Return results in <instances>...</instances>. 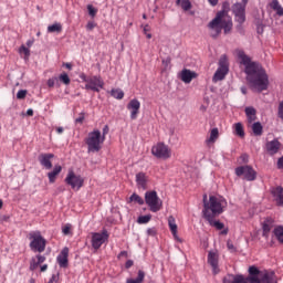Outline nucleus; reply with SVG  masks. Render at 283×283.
Wrapping results in <instances>:
<instances>
[{"label": "nucleus", "instance_id": "f257e3e1", "mask_svg": "<svg viewBox=\"0 0 283 283\" xmlns=\"http://www.w3.org/2000/svg\"><path fill=\"white\" fill-rule=\"evenodd\" d=\"M237 56L240 64L244 65L245 78L251 90L259 93L269 90V74H266V70L262 67V64L251 61V57L242 50L237 52Z\"/></svg>", "mask_w": 283, "mask_h": 283}, {"label": "nucleus", "instance_id": "f03ea898", "mask_svg": "<svg viewBox=\"0 0 283 283\" xmlns=\"http://www.w3.org/2000/svg\"><path fill=\"white\" fill-rule=\"evenodd\" d=\"M227 209V199L222 197L210 196L207 201V195L203 196V218H218Z\"/></svg>", "mask_w": 283, "mask_h": 283}, {"label": "nucleus", "instance_id": "7ed1b4c3", "mask_svg": "<svg viewBox=\"0 0 283 283\" xmlns=\"http://www.w3.org/2000/svg\"><path fill=\"white\" fill-rule=\"evenodd\" d=\"M250 283H277L274 272L260 271L255 265L249 268Z\"/></svg>", "mask_w": 283, "mask_h": 283}, {"label": "nucleus", "instance_id": "20e7f679", "mask_svg": "<svg viewBox=\"0 0 283 283\" xmlns=\"http://www.w3.org/2000/svg\"><path fill=\"white\" fill-rule=\"evenodd\" d=\"M28 238L30 240V250L33 251V253H43V251H45L48 240L43 238L41 231H31Z\"/></svg>", "mask_w": 283, "mask_h": 283}, {"label": "nucleus", "instance_id": "39448f33", "mask_svg": "<svg viewBox=\"0 0 283 283\" xmlns=\"http://www.w3.org/2000/svg\"><path fill=\"white\" fill-rule=\"evenodd\" d=\"M105 142V137L101 138V130H93L88 133L85 143L87 145L88 154H96L101 149V144Z\"/></svg>", "mask_w": 283, "mask_h": 283}, {"label": "nucleus", "instance_id": "423d86ee", "mask_svg": "<svg viewBox=\"0 0 283 283\" xmlns=\"http://www.w3.org/2000/svg\"><path fill=\"white\" fill-rule=\"evenodd\" d=\"M145 202L153 213H158L163 209V200L158 198L156 190L146 191Z\"/></svg>", "mask_w": 283, "mask_h": 283}, {"label": "nucleus", "instance_id": "0eeeda50", "mask_svg": "<svg viewBox=\"0 0 283 283\" xmlns=\"http://www.w3.org/2000/svg\"><path fill=\"white\" fill-rule=\"evenodd\" d=\"M208 28L209 30H214L216 34H212V39H216V36H220V34H222V30L224 34H229L231 30H233V20L229 17L222 18L217 25Z\"/></svg>", "mask_w": 283, "mask_h": 283}, {"label": "nucleus", "instance_id": "6e6552de", "mask_svg": "<svg viewBox=\"0 0 283 283\" xmlns=\"http://www.w3.org/2000/svg\"><path fill=\"white\" fill-rule=\"evenodd\" d=\"M151 154L155 158H160L161 160H169L171 158V149L165 143H158L153 146Z\"/></svg>", "mask_w": 283, "mask_h": 283}, {"label": "nucleus", "instance_id": "1a4fd4ad", "mask_svg": "<svg viewBox=\"0 0 283 283\" xmlns=\"http://www.w3.org/2000/svg\"><path fill=\"white\" fill-rule=\"evenodd\" d=\"M64 181L66 185H69V187L76 189L78 191V189L83 187L85 179H83L81 175H76L74 170H69Z\"/></svg>", "mask_w": 283, "mask_h": 283}, {"label": "nucleus", "instance_id": "9d476101", "mask_svg": "<svg viewBox=\"0 0 283 283\" xmlns=\"http://www.w3.org/2000/svg\"><path fill=\"white\" fill-rule=\"evenodd\" d=\"M235 175L239 177L243 176L244 180H248V182H253V180L258 178V172L249 165L237 167Z\"/></svg>", "mask_w": 283, "mask_h": 283}, {"label": "nucleus", "instance_id": "9b49d317", "mask_svg": "<svg viewBox=\"0 0 283 283\" xmlns=\"http://www.w3.org/2000/svg\"><path fill=\"white\" fill-rule=\"evenodd\" d=\"M107 240H109V233L107 232V230H103L102 233L93 232L91 240L93 249H95V251H98V249H101V247H103V244H105Z\"/></svg>", "mask_w": 283, "mask_h": 283}, {"label": "nucleus", "instance_id": "f8f14e48", "mask_svg": "<svg viewBox=\"0 0 283 283\" xmlns=\"http://www.w3.org/2000/svg\"><path fill=\"white\" fill-rule=\"evenodd\" d=\"M231 11V3L229 1H224L222 3V9L217 12L216 17L208 23V28H216L229 14Z\"/></svg>", "mask_w": 283, "mask_h": 283}, {"label": "nucleus", "instance_id": "ddd939ff", "mask_svg": "<svg viewBox=\"0 0 283 283\" xmlns=\"http://www.w3.org/2000/svg\"><path fill=\"white\" fill-rule=\"evenodd\" d=\"M105 87V81L101 75L90 76L87 84H85V90H90L91 92H101Z\"/></svg>", "mask_w": 283, "mask_h": 283}, {"label": "nucleus", "instance_id": "4468645a", "mask_svg": "<svg viewBox=\"0 0 283 283\" xmlns=\"http://www.w3.org/2000/svg\"><path fill=\"white\" fill-rule=\"evenodd\" d=\"M232 12L237 23H244L247 21V7L240 2L232 6Z\"/></svg>", "mask_w": 283, "mask_h": 283}, {"label": "nucleus", "instance_id": "2eb2a0df", "mask_svg": "<svg viewBox=\"0 0 283 283\" xmlns=\"http://www.w3.org/2000/svg\"><path fill=\"white\" fill-rule=\"evenodd\" d=\"M227 74H229V66L227 65V60L221 57L219 61V67L212 77L213 83H218V81H224Z\"/></svg>", "mask_w": 283, "mask_h": 283}, {"label": "nucleus", "instance_id": "dca6fc26", "mask_svg": "<svg viewBox=\"0 0 283 283\" xmlns=\"http://www.w3.org/2000/svg\"><path fill=\"white\" fill-rule=\"evenodd\" d=\"M70 255V249L67 247L63 248L56 258L57 264L61 269H67L70 261L67 260Z\"/></svg>", "mask_w": 283, "mask_h": 283}, {"label": "nucleus", "instance_id": "f3484780", "mask_svg": "<svg viewBox=\"0 0 283 283\" xmlns=\"http://www.w3.org/2000/svg\"><path fill=\"white\" fill-rule=\"evenodd\" d=\"M127 109L130 112L132 120H136L138 118V114H140V102L136 98L132 99L127 104Z\"/></svg>", "mask_w": 283, "mask_h": 283}, {"label": "nucleus", "instance_id": "a211bd4d", "mask_svg": "<svg viewBox=\"0 0 283 283\" xmlns=\"http://www.w3.org/2000/svg\"><path fill=\"white\" fill-rule=\"evenodd\" d=\"M261 224H262L263 238H269V234L271 233V229H273L275 224V219L271 217H266Z\"/></svg>", "mask_w": 283, "mask_h": 283}, {"label": "nucleus", "instance_id": "6ab92c4d", "mask_svg": "<svg viewBox=\"0 0 283 283\" xmlns=\"http://www.w3.org/2000/svg\"><path fill=\"white\" fill-rule=\"evenodd\" d=\"M52 158H54V154L48 153V154H41L38 157V160L44 169H52Z\"/></svg>", "mask_w": 283, "mask_h": 283}, {"label": "nucleus", "instance_id": "aec40b11", "mask_svg": "<svg viewBox=\"0 0 283 283\" xmlns=\"http://www.w3.org/2000/svg\"><path fill=\"white\" fill-rule=\"evenodd\" d=\"M45 260H46L45 255L41 253L36 254L30 260L29 270L36 271V269H39V266H41L43 262H45Z\"/></svg>", "mask_w": 283, "mask_h": 283}, {"label": "nucleus", "instance_id": "412c9836", "mask_svg": "<svg viewBox=\"0 0 283 283\" xmlns=\"http://www.w3.org/2000/svg\"><path fill=\"white\" fill-rule=\"evenodd\" d=\"M135 181L138 189H143L145 191L147 189V182H149V177L145 172H138L136 174Z\"/></svg>", "mask_w": 283, "mask_h": 283}, {"label": "nucleus", "instance_id": "4be33fe9", "mask_svg": "<svg viewBox=\"0 0 283 283\" xmlns=\"http://www.w3.org/2000/svg\"><path fill=\"white\" fill-rule=\"evenodd\" d=\"M208 264L212 268L213 274L218 275L220 273V269H218V253L210 251L208 253Z\"/></svg>", "mask_w": 283, "mask_h": 283}, {"label": "nucleus", "instance_id": "5701e85b", "mask_svg": "<svg viewBox=\"0 0 283 283\" xmlns=\"http://www.w3.org/2000/svg\"><path fill=\"white\" fill-rule=\"evenodd\" d=\"M266 151L270 154V156H275L277 151H280V147H282V144L277 139H273L271 142H268L265 144Z\"/></svg>", "mask_w": 283, "mask_h": 283}, {"label": "nucleus", "instance_id": "b1692460", "mask_svg": "<svg viewBox=\"0 0 283 283\" xmlns=\"http://www.w3.org/2000/svg\"><path fill=\"white\" fill-rule=\"evenodd\" d=\"M245 280H249V275L244 276L242 274H228L223 277L222 283H244Z\"/></svg>", "mask_w": 283, "mask_h": 283}, {"label": "nucleus", "instance_id": "393cba45", "mask_svg": "<svg viewBox=\"0 0 283 283\" xmlns=\"http://www.w3.org/2000/svg\"><path fill=\"white\" fill-rule=\"evenodd\" d=\"M198 74L196 72H192L191 70H188V69H184L181 71L180 78L184 83H191V81H193V78H196Z\"/></svg>", "mask_w": 283, "mask_h": 283}, {"label": "nucleus", "instance_id": "a878e982", "mask_svg": "<svg viewBox=\"0 0 283 283\" xmlns=\"http://www.w3.org/2000/svg\"><path fill=\"white\" fill-rule=\"evenodd\" d=\"M63 171V167L61 165H55L53 170L48 172L49 182L54 184L56 182V176Z\"/></svg>", "mask_w": 283, "mask_h": 283}, {"label": "nucleus", "instance_id": "bb28decb", "mask_svg": "<svg viewBox=\"0 0 283 283\" xmlns=\"http://www.w3.org/2000/svg\"><path fill=\"white\" fill-rule=\"evenodd\" d=\"M276 205H279V207H283V188L281 186L276 187L273 191H272Z\"/></svg>", "mask_w": 283, "mask_h": 283}, {"label": "nucleus", "instance_id": "cd10ccee", "mask_svg": "<svg viewBox=\"0 0 283 283\" xmlns=\"http://www.w3.org/2000/svg\"><path fill=\"white\" fill-rule=\"evenodd\" d=\"M217 217H208L206 218L207 222L210 224V227H214L217 231H222L224 229V223L216 220Z\"/></svg>", "mask_w": 283, "mask_h": 283}, {"label": "nucleus", "instance_id": "c85d7f7f", "mask_svg": "<svg viewBox=\"0 0 283 283\" xmlns=\"http://www.w3.org/2000/svg\"><path fill=\"white\" fill-rule=\"evenodd\" d=\"M48 32L49 34H61V32H63V25L59 22H55L48 27Z\"/></svg>", "mask_w": 283, "mask_h": 283}, {"label": "nucleus", "instance_id": "c756f323", "mask_svg": "<svg viewBox=\"0 0 283 283\" xmlns=\"http://www.w3.org/2000/svg\"><path fill=\"white\" fill-rule=\"evenodd\" d=\"M270 8H272L274 12H276L277 17H283V7L282 4H280L279 0H272V2L270 3Z\"/></svg>", "mask_w": 283, "mask_h": 283}, {"label": "nucleus", "instance_id": "7c9ffc66", "mask_svg": "<svg viewBox=\"0 0 283 283\" xmlns=\"http://www.w3.org/2000/svg\"><path fill=\"white\" fill-rule=\"evenodd\" d=\"M176 6H180L184 12H189L193 8L191 0H176Z\"/></svg>", "mask_w": 283, "mask_h": 283}, {"label": "nucleus", "instance_id": "2f4dec72", "mask_svg": "<svg viewBox=\"0 0 283 283\" xmlns=\"http://www.w3.org/2000/svg\"><path fill=\"white\" fill-rule=\"evenodd\" d=\"M273 235L280 244H283V226H276L273 230Z\"/></svg>", "mask_w": 283, "mask_h": 283}, {"label": "nucleus", "instance_id": "473e14b6", "mask_svg": "<svg viewBox=\"0 0 283 283\" xmlns=\"http://www.w3.org/2000/svg\"><path fill=\"white\" fill-rule=\"evenodd\" d=\"M145 282V271L139 270L136 279H127L126 283H143Z\"/></svg>", "mask_w": 283, "mask_h": 283}, {"label": "nucleus", "instance_id": "72a5a7b5", "mask_svg": "<svg viewBox=\"0 0 283 283\" xmlns=\"http://www.w3.org/2000/svg\"><path fill=\"white\" fill-rule=\"evenodd\" d=\"M168 227L172 233V235L176 238L178 233V224H176V219L174 217L168 218Z\"/></svg>", "mask_w": 283, "mask_h": 283}, {"label": "nucleus", "instance_id": "f704fd0d", "mask_svg": "<svg viewBox=\"0 0 283 283\" xmlns=\"http://www.w3.org/2000/svg\"><path fill=\"white\" fill-rule=\"evenodd\" d=\"M111 96H113V98H116L117 101H123V98H125V92H123V90L120 88H113L111 91Z\"/></svg>", "mask_w": 283, "mask_h": 283}, {"label": "nucleus", "instance_id": "c9c22d12", "mask_svg": "<svg viewBox=\"0 0 283 283\" xmlns=\"http://www.w3.org/2000/svg\"><path fill=\"white\" fill-rule=\"evenodd\" d=\"M263 129L264 128L262 127V124L260 122H255L252 125V132H253L254 136H262Z\"/></svg>", "mask_w": 283, "mask_h": 283}, {"label": "nucleus", "instance_id": "e433bc0d", "mask_svg": "<svg viewBox=\"0 0 283 283\" xmlns=\"http://www.w3.org/2000/svg\"><path fill=\"white\" fill-rule=\"evenodd\" d=\"M234 129L237 136H240V138H244V126H242V123H237L234 125Z\"/></svg>", "mask_w": 283, "mask_h": 283}, {"label": "nucleus", "instance_id": "4c0bfd02", "mask_svg": "<svg viewBox=\"0 0 283 283\" xmlns=\"http://www.w3.org/2000/svg\"><path fill=\"white\" fill-rule=\"evenodd\" d=\"M151 221V214L139 216L137 219L138 224H147Z\"/></svg>", "mask_w": 283, "mask_h": 283}, {"label": "nucleus", "instance_id": "58836bf2", "mask_svg": "<svg viewBox=\"0 0 283 283\" xmlns=\"http://www.w3.org/2000/svg\"><path fill=\"white\" fill-rule=\"evenodd\" d=\"M59 81L64 85H70V83H72V81L70 80V75H67V73L60 74Z\"/></svg>", "mask_w": 283, "mask_h": 283}, {"label": "nucleus", "instance_id": "ea45409f", "mask_svg": "<svg viewBox=\"0 0 283 283\" xmlns=\"http://www.w3.org/2000/svg\"><path fill=\"white\" fill-rule=\"evenodd\" d=\"M130 202H136L137 205H145V200L140 196L133 193L129 198Z\"/></svg>", "mask_w": 283, "mask_h": 283}, {"label": "nucleus", "instance_id": "a19ab883", "mask_svg": "<svg viewBox=\"0 0 283 283\" xmlns=\"http://www.w3.org/2000/svg\"><path fill=\"white\" fill-rule=\"evenodd\" d=\"M219 134L220 133H219L218 128H212L211 133H210L209 143H216V140H218Z\"/></svg>", "mask_w": 283, "mask_h": 283}, {"label": "nucleus", "instance_id": "79ce46f5", "mask_svg": "<svg viewBox=\"0 0 283 283\" xmlns=\"http://www.w3.org/2000/svg\"><path fill=\"white\" fill-rule=\"evenodd\" d=\"M20 54H24V59L29 60L30 59V49H28L25 45H21L19 49Z\"/></svg>", "mask_w": 283, "mask_h": 283}, {"label": "nucleus", "instance_id": "37998d69", "mask_svg": "<svg viewBox=\"0 0 283 283\" xmlns=\"http://www.w3.org/2000/svg\"><path fill=\"white\" fill-rule=\"evenodd\" d=\"M86 8H87V12L92 17V19H94V17H96V14H98V9L94 8V6L87 4Z\"/></svg>", "mask_w": 283, "mask_h": 283}, {"label": "nucleus", "instance_id": "c03bdc74", "mask_svg": "<svg viewBox=\"0 0 283 283\" xmlns=\"http://www.w3.org/2000/svg\"><path fill=\"white\" fill-rule=\"evenodd\" d=\"M62 233L64 235H70V233H72V224L67 223V224L63 226Z\"/></svg>", "mask_w": 283, "mask_h": 283}, {"label": "nucleus", "instance_id": "a18cd8bd", "mask_svg": "<svg viewBox=\"0 0 283 283\" xmlns=\"http://www.w3.org/2000/svg\"><path fill=\"white\" fill-rule=\"evenodd\" d=\"M25 96H28V91L27 90H20L18 93H17V98L19 101H23V98H25Z\"/></svg>", "mask_w": 283, "mask_h": 283}, {"label": "nucleus", "instance_id": "49530a36", "mask_svg": "<svg viewBox=\"0 0 283 283\" xmlns=\"http://www.w3.org/2000/svg\"><path fill=\"white\" fill-rule=\"evenodd\" d=\"M255 114H258V112L252 106L245 107L247 116H255Z\"/></svg>", "mask_w": 283, "mask_h": 283}, {"label": "nucleus", "instance_id": "de8ad7c7", "mask_svg": "<svg viewBox=\"0 0 283 283\" xmlns=\"http://www.w3.org/2000/svg\"><path fill=\"white\" fill-rule=\"evenodd\" d=\"M277 116H279V118H281V120H283V101H281V102L279 103Z\"/></svg>", "mask_w": 283, "mask_h": 283}, {"label": "nucleus", "instance_id": "09e8293b", "mask_svg": "<svg viewBox=\"0 0 283 283\" xmlns=\"http://www.w3.org/2000/svg\"><path fill=\"white\" fill-rule=\"evenodd\" d=\"M163 65L165 66V69L167 70V67H169V65L171 64V57H166L161 61Z\"/></svg>", "mask_w": 283, "mask_h": 283}, {"label": "nucleus", "instance_id": "8fccbe9b", "mask_svg": "<svg viewBox=\"0 0 283 283\" xmlns=\"http://www.w3.org/2000/svg\"><path fill=\"white\" fill-rule=\"evenodd\" d=\"M59 272L56 274H53L48 283H59Z\"/></svg>", "mask_w": 283, "mask_h": 283}, {"label": "nucleus", "instance_id": "3c124183", "mask_svg": "<svg viewBox=\"0 0 283 283\" xmlns=\"http://www.w3.org/2000/svg\"><path fill=\"white\" fill-rule=\"evenodd\" d=\"M80 78L83 81V83L87 84L90 82V76H87L85 73H81Z\"/></svg>", "mask_w": 283, "mask_h": 283}, {"label": "nucleus", "instance_id": "603ef678", "mask_svg": "<svg viewBox=\"0 0 283 283\" xmlns=\"http://www.w3.org/2000/svg\"><path fill=\"white\" fill-rule=\"evenodd\" d=\"M228 251H231V253H234L235 251V245L231 241L227 242Z\"/></svg>", "mask_w": 283, "mask_h": 283}, {"label": "nucleus", "instance_id": "864d4df0", "mask_svg": "<svg viewBox=\"0 0 283 283\" xmlns=\"http://www.w3.org/2000/svg\"><path fill=\"white\" fill-rule=\"evenodd\" d=\"M83 120H85V113H81L80 117L75 119V123L83 124Z\"/></svg>", "mask_w": 283, "mask_h": 283}, {"label": "nucleus", "instance_id": "5fc2aeb1", "mask_svg": "<svg viewBox=\"0 0 283 283\" xmlns=\"http://www.w3.org/2000/svg\"><path fill=\"white\" fill-rule=\"evenodd\" d=\"M56 78H49L46 82L48 87H54Z\"/></svg>", "mask_w": 283, "mask_h": 283}, {"label": "nucleus", "instance_id": "6e6d98bb", "mask_svg": "<svg viewBox=\"0 0 283 283\" xmlns=\"http://www.w3.org/2000/svg\"><path fill=\"white\" fill-rule=\"evenodd\" d=\"M244 23H239L237 24V30L240 34H244V28L242 27Z\"/></svg>", "mask_w": 283, "mask_h": 283}, {"label": "nucleus", "instance_id": "4d7b16f0", "mask_svg": "<svg viewBox=\"0 0 283 283\" xmlns=\"http://www.w3.org/2000/svg\"><path fill=\"white\" fill-rule=\"evenodd\" d=\"M276 167H277V169H283V156L277 159Z\"/></svg>", "mask_w": 283, "mask_h": 283}, {"label": "nucleus", "instance_id": "13d9d810", "mask_svg": "<svg viewBox=\"0 0 283 283\" xmlns=\"http://www.w3.org/2000/svg\"><path fill=\"white\" fill-rule=\"evenodd\" d=\"M147 234L153 235V237L156 235V228H148L147 229Z\"/></svg>", "mask_w": 283, "mask_h": 283}, {"label": "nucleus", "instance_id": "bf43d9fd", "mask_svg": "<svg viewBox=\"0 0 283 283\" xmlns=\"http://www.w3.org/2000/svg\"><path fill=\"white\" fill-rule=\"evenodd\" d=\"M134 266V261L133 260H127L125 263V269H132Z\"/></svg>", "mask_w": 283, "mask_h": 283}, {"label": "nucleus", "instance_id": "052dcab7", "mask_svg": "<svg viewBox=\"0 0 283 283\" xmlns=\"http://www.w3.org/2000/svg\"><path fill=\"white\" fill-rule=\"evenodd\" d=\"M96 28V23H94V22H88L87 24H86V30H93V29H95Z\"/></svg>", "mask_w": 283, "mask_h": 283}, {"label": "nucleus", "instance_id": "680f3d73", "mask_svg": "<svg viewBox=\"0 0 283 283\" xmlns=\"http://www.w3.org/2000/svg\"><path fill=\"white\" fill-rule=\"evenodd\" d=\"M106 134H109V126L105 125L103 128V138H105Z\"/></svg>", "mask_w": 283, "mask_h": 283}, {"label": "nucleus", "instance_id": "e2e57ef3", "mask_svg": "<svg viewBox=\"0 0 283 283\" xmlns=\"http://www.w3.org/2000/svg\"><path fill=\"white\" fill-rule=\"evenodd\" d=\"M241 160L243 163H249V155H247V154L241 155Z\"/></svg>", "mask_w": 283, "mask_h": 283}, {"label": "nucleus", "instance_id": "0e129e2a", "mask_svg": "<svg viewBox=\"0 0 283 283\" xmlns=\"http://www.w3.org/2000/svg\"><path fill=\"white\" fill-rule=\"evenodd\" d=\"M45 271H48V264H43L40 266V272L41 273H45Z\"/></svg>", "mask_w": 283, "mask_h": 283}, {"label": "nucleus", "instance_id": "69168bd1", "mask_svg": "<svg viewBox=\"0 0 283 283\" xmlns=\"http://www.w3.org/2000/svg\"><path fill=\"white\" fill-rule=\"evenodd\" d=\"M247 118L249 123H253L258 117L254 115V116H247Z\"/></svg>", "mask_w": 283, "mask_h": 283}, {"label": "nucleus", "instance_id": "338daca9", "mask_svg": "<svg viewBox=\"0 0 283 283\" xmlns=\"http://www.w3.org/2000/svg\"><path fill=\"white\" fill-rule=\"evenodd\" d=\"M219 0H208V3H210V6L216 7L218 4Z\"/></svg>", "mask_w": 283, "mask_h": 283}, {"label": "nucleus", "instance_id": "774afa93", "mask_svg": "<svg viewBox=\"0 0 283 283\" xmlns=\"http://www.w3.org/2000/svg\"><path fill=\"white\" fill-rule=\"evenodd\" d=\"M63 67H66V70H72V63H63Z\"/></svg>", "mask_w": 283, "mask_h": 283}]
</instances>
